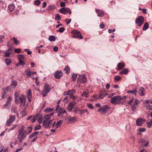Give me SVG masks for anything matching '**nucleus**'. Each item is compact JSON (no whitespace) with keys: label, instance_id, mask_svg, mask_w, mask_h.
Returning a JSON list of instances; mask_svg holds the SVG:
<instances>
[{"label":"nucleus","instance_id":"f257e3e1","mask_svg":"<svg viewBox=\"0 0 152 152\" xmlns=\"http://www.w3.org/2000/svg\"><path fill=\"white\" fill-rule=\"evenodd\" d=\"M54 114V112L46 115L44 117L43 121V126L45 128H50V125L53 122L54 119H50L51 116H52Z\"/></svg>","mask_w":152,"mask_h":152},{"label":"nucleus","instance_id":"f03ea898","mask_svg":"<svg viewBox=\"0 0 152 152\" xmlns=\"http://www.w3.org/2000/svg\"><path fill=\"white\" fill-rule=\"evenodd\" d=\"M25 127L22 126L18 130L17 138L20 142H22L26 138L27 135V132L24 130Z\"/></svg>","mask_w":152,"mask_h":152},{"label":"nucleus","instance_id":"7ed1b4c3","mask_svg":"<svg viewBox=\"0 0 152 152\" xmlns=\"http://www.w3.org/2000/svg\"><path fill=\"white\" fill-rule=\"evenodd\" d=\"M126 96L121 97V96H117L113 97L111 99L110 102L112 104H122L125 101Z\"/></svg>","mask_w":152,"mask_h":152},{"label":"nucleus","instance_id":"20e7f679","mask_svg":"<svg viewBox=\"0 0 152 152\" xmlns=\"http://www.w3.org/2000/svg\"><path fill=\"white\" fill-rule=\"evenodd\" d=\"M15 103L18 104L20 103V105L21 106H24L26 103L25 96L24 95L21 94L18 98V100L17 101L15 100Z\"/></svg>","mask_w":152,"mask_h":152},{"label":"nucleus","instance_id":"39448f33","mask_svg":"<svg viewBox=\"0 0 152 152\" xmlns=\"http://www.w3.org/2000/svg\"><path fill=\"white\" fill-rule=\"evenodd\" d=\"M56 110V113H57V116L58 117H62L64 113L66 114V111L64 108L60 107L58 104L57 105Z\"/></svg>","mask_w":152,"mask_h":152},{"label":"nucleus","instance_id":"423d86ee","mask_svg":"<svg viewBox=\"0 0 152 152\" xmlns=\"http://www.w3.org/2000/svg\"><path fill=\"white\" fill-rule=\"evenodd\" d=\"M72 33L74 34L72 36L73 38H79L80 39L83 38V37L79 31L76 30H73L72 31Z\"/></svg>","mask_w":152,"mask_h":152},{"label":"nucleus","instance_id":"0eeeda50","mask_svg":"<svg viewBox=\"0 0 152 152\" xmlns=\"http://www.w3.org/2000/svg\"><path fill=\"white\" fill-rule=\"evenodd\" d=\"M144 20V17L141 16L136 19L135 22L137 26H140L143 23Z\"/></svg>","mask_w":152,"mask_h":152},{"label":"nucleus","instance_id":"6e6552de","mask_svg":"<svg viewBox=\"0 0 152 152\" xmlns=\"http://www.w3.org/2000/svg\"><path fill=\"white\" fill-rule=\"evenodd\" d=\"M59 12L64 14H66L67 13L71 14V11L69 8L65 7H63L60 9Z\"/></svg>","mask_w":152,"mask_h":152},{"label":"nucleus","instance_id":"1a4fd4ad","mask_svg":"<svg viewBox=\"0 0 152 152\" xmlns=\"http://www.w3.org/2000/svg\"><path fill=\"white\" fill-rule=\"evenodd\" d=\"M109 109V107L107 105H104L98 110V111L101 113H106Z\"/></svg>","mask_w":152,"mask_h":152},{"label":"nucleus","instance_id":"9d476101","mask_svg":"<svg viewBox=\"0 0 152 152\" xmlns=\"http://www.w3.org/2000/svg\"><path fill=\"white\" fill-rule=\"evenodd\" d=\"M77 81L83 83H86V78L85 75L83 74L80 75L77 79Z\"/></svg>","mask_w":152,"mask_h":152},{"label":"nucleus","instance_id":"9b49d317","mask_svg":"<svg viewBox=\"0 0 152 152\" xmlns=\"http://www.w3.org/2000/svg\"><path fill=\"white\" fill-rule=\"evenodd\" d=\"M18 59L20 65L23 66H24L25 64V62L24 61V55H19L18 56Z\"/></svg>","mask_w":152,"mask_h":152},{"label":"nucleus","instance_id":"f8f14e48","mask_svg":"<svg viewBox=\"0 0 152 152\" xmlns=\"http://www.w3.org/2000/svg\"><path fill=\"white\" fill-rule=\"evenodd\" d=\"M76 102L74 101L73 102H70L68 104L67 107V110L69 112H71L73 108L76 104Z\"/></svg>","mask_w":152,"mask_h":152},{"label":"nucleus","instance_id":"ddd939ff","mask_svg":"<svg viewBox=\"0 0 152 152\" xmlns=\"http://www.w3.org/2000/svg\"><path fill=\"white\" fill-rule=\"evenodd\" d=\"M145 120L142 118H137L136 121L137 126H141L145 123Z\"/></svg>","mask_w":152,"mask_h":152},{"label":"nucleus","instance_id":"4468645a","mask_svg":"<svg viewBox=\"0 0 152 152\" xmlns=\"http://www.w3.org/2000/svg\"><path fill=\"white\" fill-rule=\"evenodd\" d=\"M63 75V73L61 71H57L54 75L55 78L56 79H60Z\"/></svg>","mask_w":152,"mask_h":152},{"label":"nucleus","instance_id":"2eb2a0df","mask_svg":"<svg viewBox=\"0 0 152 152\" xmlns=\"http://www.w3.org/2000/svg\"><path fill=\"white\" fill-rule=\"evenodd\" d=\"M67 119L68 120V123L72 124L76 121L77 120V118L75 116H74L73 117H68L67 118Z\"/></svg>","mask_w":152,"mask_h":152},{"label":"nucleus","instance_id":"dca6fc26","mask_svg":"<svg viewBox=\"0 0 152 152\" xmlns=\"http://www.w3.org/2000/svg\"><path fill=\"white\" fill-rule=\"evenodd\" d=\"M145 90L142 87H140L139 89L138 93L141 96H143L145 95Z\"/></svg>","mask_w":152,"mask_h":152},{"label":"nucleus","instance_id":"f3484780","mask_svg":"<svg viewBox=\"0 0 152 152\" xmlns=\"http://www.w3.org/2000/svg\"><path fill=\"white\" fill-rule=\"evenodd\" d=\"M31 92V90H29L27 94V97L29 102H31L32 99Z\"/></svg>","mask_w":152,"mask_h":152},{"label":"nucleus","instance_id":"a211bd4d","mask_svg":"<svg viewBox=\"0 0 152 152\" xmlns=\"http://www.w3.org/2000/svg\"><path fill=\"white\" fill-rule=\"evenodd\" d=\"M96 12L97 14V15L99 17H103L104 15V13L101 10L96 9Z\"/></svg>","mask_w":152,"mask_h":152},{"label":"nucleus","instance_id":"6ab92c4d","mask_svg":"<svg viewBox=\"0 0 152 152\" xmlns=\"http://www.w3.org/2000/svg\"><path fill=\"white\" fill-rule=\"evenodd\" d=\"M17 85V82L16 80H12V81L11 84V86L12 87L13 89L15 88Z\"/></svg>","mask_w":152,"mask_h":152},{"label":"nucleus","instance_id":"aec40b11","mask_svg":"<svg viewBox=\"0 0 152 152\" xmlns=\"http://www.w3.org/2000/svg\"><path fill=\"white\" fill-rule=\"evenodd\" d=\"M44 90L47 91V92H49L50 90V88L49 85L47 84H45L44 86Z\"/></svg>","mask_w":152,"mask_h":152},{"label":"nucleus","instance_id":"412c9836","mask_svg":"<svg viewBox=\"0 0 152 152\" xmlns=\"http://www.w3.org/2000/svg\"><path fill=\"white\" fill-rule=\"evenodd\" d=\"M40 115H41L40 114H37L36 115H34L33 117V118L31 120L32 122H34L40 116Z\"/></svg>","mask_w":152,"mask_h":152},{"label":"nucleus","instance_id":"4be33fe9","mask_svg":"<svg viewBox=\"0 0 152 152\" xmlns=\"http://www.w3.org/2000/svg\"><path fill=\"white\" fill-rule=\"evenodd\" d=\"M125 66V64L123 62L119 63L118 65V70H120Z\"/></svg>","mask_w":152,"mask_h":152},{"label":"nucleus","instance_id":"5701e85b","mask_svg":"<svg viewBox=\"0 0 152 152\" xmlns=\"http://www.w3.org/2000/svg\"><path fill=\"white\" fill-rule=\"evenodd\" d=\"M107 94L105 93V92L104 91L103 92H102L99 94V98L102 99L104 97L106 96L107 95Z\"/></svg>","mask_w":152,"mask_h":152},{"label":"nucleus","instance_id":"b1692460","mask_svg":"<svg viewBox=\"0 0 152 152\" xmlns=\"http://www.w3.org/2000/svg\"><path fill=\"white\" fill-rule=\"evenodd\" d=\"M137 92V91L136 88H135L133 91H129L127 93H131L132 94L134 95L135 96L136 95V94Z\"/></svg>","mask_w":152,"mask_h":152},{"label":"nucleus","instance_id":"393cba45","mask_svg":"<svg viewBox=\"0 0 152 152\" xmlns=\"http://www.w3.org/2000/svg\"><path fill=\"white\" fill-rule=\"evenodd\" d=\"M63 122V120H61L59 121L56 124V128H58L59 126H61V125L62 124Z\"/></svg>","mask_w":152,"mask_h":152},{"label":"nucleus","instance_id":"a878e982","mask_svg":"<svg viewBox=\"0 0 152 152\" xmlns=\"http://www.w3.org/2000/svg\"><path fill=\"white\" fill-rule=\"evenodd\" d=\"M149 27V24L148 23H144L142 29L144 31H145L148 29Z\"/></svg>","mask_w":152,"mask_h":152},{"label":"nucleus","instance_id":"bb28decb","mask_svg":"<svg viewBox=\"0 0 152 152\" xmlns=\"http://www.w3.org/2000/svg\"><path fill=\"white\" fill-rule=\"evenodd\" d=\"M20 94L18 92H15L14 94L15 101L18 100V98L20 96Z\"/></svg>","mask_w":152,"mask_h":152},{"label":"nucleus","instance_id":"cd10ccee","mask_svg":"<svg viewBox=\"0 0 152 152\" xmlns=\"http://www.w3.org/2000/svg\"><path fill=\"white\" fill-rule=\"evenodd\" d=\"M15 6L13 4H12L9 6L8 7L10 11H12L15 9Z\"/></svg>","mask_w":152,"mask_h":152},{"label":"nucleus","instance_id":"c85d7f7f","mask_svg":"<svg viewBox=\"0 0 152 152\" xmlns=\"http://www.w3.org/2000/svg\"><path fill=\"white\" fill-rule=\"evenodd\" d=\"M12 97L10 96H9L7 99V101L6 102L5 104H4L6 106H8V105L10 104V102L11 100L12 99Z\"/></svg>","mask_w":152,"mask_h":152},{"label":"nucleus","instance_id":"c756f323","mask_svg":"<svg viewBox=\"0 0 152 152\" xmlns=\"http://www.w3.org/2000/svg\"><path fill=\"white\" fill-rule=\"evenodd\" d=\"M64 70L65 71V73L66 74H68L70 73V69L68 66H66Z\"/></svg>","mask_w":152,"mask_h":152},{"label":"nucleus","instance_id":"7c9ffc66","mask_svg":"<svg viewBox=\"0 0 152 152\" xmlns=\"http://www.w3.org/2000/svg\"><path fill=\"white\" fill-rule=\"evenodd\" d=\"M53 110V108L48 107L45 109L44 111L45 113H48L49 112H51Z\"/></svg>","mask_w":152,"mask_h":152},{"label":"nucleus","instance_id":"2f4dec72","mask_svg":"<svg viewBox=\"0 0 152 152\" xmlns=\"http://www.w3.org/2000/svg\"><path fill=\"white\" fill-rule=\"evenodd\" d=\"M128 70L127 69H125L122 71L119 72V74L121 75L126 74L128 72Z\"/></svg>","mask_w":152,"mask_h":152},{"label":"nucleus","instance_id":"473e14b6","mask_svg":"<svg viewBox=\"0 0 152 152\" xmlns=\"http://www.w3.org/2000/svg\"><path fill=\"white\" fill-rule=\"evenodd\" d=\"M38 133L39 132H36L33 133L32 134L30 135L29 136V138H30L34 137L36 136Z\"/></svg>","mask_w":152,"mask_h":152},{"label":"nucleus","instance_id":"72a5a7b5","mask_svg":"<svg viewBox=\"0 0 152 152\" xmlns=\"http://www.w3.org/2000/svg\"><path fill=\"white\" fill-rule=\"evenodd\" d=\"M48 39L50 41H54L56 40V38L53 35L50 36L48 38Z\"/></svg>","mask_w":152,"mask_h":152},{"label":"nucleus","instance_id":"f704fd0d","mask_svg":"<svg viewBox=\"0 0 152 152\" xmlns=\"http://www.w3.org/2000/svg\"><path fill=\"white\" fill-rule=\"evenodd\" d=\"M15 116H14L13 115H11L10 116L9 118V121H11L12 122H13L15 120Z\"/></svg>","mask_w":152,"mask_h":152},{"label":"nucleus","instance_id":"c9c22d12","mask_svg":"<svg viewBox=\"0 0 152 152\" xmlns=\"http://www.w3.org/2000/svg\"><path fill=\"white\" fill-rule=\"evenodd\" d=\"M48 93V92H47V91L44 90L41 91V94L42 95L43 97H45L47 95Z\"/></svg>","mask_w":152,"mask_h":152},{"label":"nucleus","instance_id":"e433bc0d","mask_svg":"<svg viewBox=\"0 0 152 152\" xmlns=\"http://www.w3.org/2000/svg\"><path fill=\"white\" fill-rule=\"evenodd\" d=\"M25 72L26 75L29 76H31L33 73L32 72H30L27 70H25Z\"/></svg>","mask_w":152,"mask_h":152},{"label":"nucleus","instance_id":"4c0bfd02","mask_svg":"<svg viewBox=\"0 0 152 152\" xmlns=\"http://www.w3.org/2000/svg\"><path fill=\"white\" fill-rule=\"evenodd\" d=\"M5 61L7 65H9L12 62V61L9 58H6L5 60Z\"/></svg>","mask_w":152,"mask_h":152},{"label":"nucleus","instance_id":"58836bf2","mask_svg":"<svg viewBox=\"0 0 152 152\" xmlns=\"http://www.w3.org/2000/svg\"><path fill=\"white\" fill-rule=\"evenodd\" d=\"M55 19L56 21H59L61 20V18L59 14H57L56 15Z\"/></svg>","mask_w":152,"mask_h":152},{"label":"nucleus","instance_id":"ea45409f","mask_svg":"<svg viewBox=\"0 0 152 152\" xmlns=\"http://www.w3.org/2000/svg\"><path fill=\"white\" fill-rule=\"evenodd\" d=\"M82 96H85L86 98H87L89 97V95L88 93H87L86 91H84L83 94H82Z\"/></svg>","mask_w":152,"mask_h":152},{"label":"nucleus","instance_id":"a19ab883","mask_svg":"<svg viewBox=\"0 0 152 152\" xmlns=\"http://www.w3.org/2000/svg\"><path fill=\"white\" fill-rule=\"evenodd\" d=\"M77 75L76 74H73L72 75V80L73 81H75L76 80Z\"/></svg>","mask_w":152,"mask_h":152},{"label":"nucleus","instance_id":"79ce46f5","mask_svg":"<svg viewBox=\"0 0 152 152\" xmlns=\"http://www.w3.org/2000/svg\"><path fill=\"white\" fill-rule=\"evenodd\" d=\"M13 89L12 88V87L10 86H9L5 88V90L7 91H11Z\"/></svg>","mask_w":152,"mask_h":152},{"label":"nucleus","instance_id":"37998d69","mask_svg":"<svg viewBox=\"0 0 152 152\" xmlns=\"http://www.w3.org/2000/svg\"><path fill=\"white\" fill-rule=\"evenodd\" d=\"M138 107V105L133 104L132 107V111L135 110Z\"/></svg>","mask_w":152,"mask_h":152},{"label":"nucleus","instance_id":"c03bdc74","mask_svg":"<svg viewBox=\"0 0 152 152\" xmlns=\"http://www.w3.org/2000/svg\"><path fill=\"white\" fill-rule=\"evenodd\" d=\"M10 56V55L9 53V52L8 51L6 50L5 52V53L4 55V57H9Z\"/></svg>","mask_w":152,"mask_h":152},{"label":"nucleus","instance_id":"a18cd8bd","mask_svg":"<svg viewBox=\"0 0 152 152\" xmlns=\"http://www.w3.org/2000/svg\"><path fill=\"white\" fill-rule=\"evenodd\" d=\"M114 80L116 81H118L120 80L121 79V77L118 76H115L114 77Z\"/></svg>","mask_w":152,"mask_h":152},{"label":"nucleus","instance_id":"49530a36","mask_svg":"<svg viewBox=\"0 0 152 152\" xmlns=\"http://www.w3.org/2000/svg\"><path fill=\"white\" fill-rule=\"evenodd\" d=\"M80 108L79 107H75L74 110H73V112L75 113H77L78 111L80 112Z\"/></svg>","mask_w":152,"mask_h":152},{"label":"nucleus","instance_id":"de8ad7c7","mask_svg":"<svg viewBox=\"0 0 152 152\" xmlns=\"http://www.w3.org/2000/svg\"><path fill=\"white\" fill-rule=\"evenodd\" d=\"M65 30V29L63 27H61L59 29L56 30L57 31H58L60 33L63 32Z\"/></svg>","mask_w":152,"mask_h":152},{"label":"nucleus","instance_id":"09e8293b","mask_svg":"<svg viewBox=\"0 0 152 152\" xmlns=\"http://www.w3.org/2000/svg\"><path fill=\"white\" fill-rule=\"evenodd\" d=\"M26 107H25L23 108L21 111V114L24 116L26 115Z\"/></svg>","mask_w":152,"mask_h":152},{"label":"nucleus","instance_id":"8fccbe9b","mask_svg":"<svg viewBox=\"0 0 152 152\" xmlns=\"http://www.w3.org/2000/svg\"><path fill=\"white\" fill-rule=\"evenodd\" d=\"M38 121L39 124H41L42 123V117L41 115L39 117L38 120Z\"/></svg>","mask_w":152,"mask_h":152},{"label":"nucleus","instance_id":"3c124183","mask_svg":"<svg viewBox=\"0 0 152 152\" xmlns=\"http://www.w3.org/2000/svg\"><path fill=\"white\" fill-rule=\"evenodd\" d=\"M12 123V121H9V119H8L6 122V126H9L10 125V124Z\"/></svg>","mask_w":152,"mask_h":152},{"label":"nucleus","instance_id":"603ef678","mask_svg":"<svg viewBox=\"0 0 152 152\" xmlns=\"http://www.w3.org/2000/svg\"><path fill=\"white\" fill-rule=\"evenodd\" d=\"M41 127L42 126L41 125H39L37 126H35L34 129L35 131L41 128Z\"/></svg>","mask_w":152,"mask_h":152},{"label":"nucleus","instance_id":"864d4df0","mask_svg":"<svg viewBox=\"0 0 152 152\" xmlns=\"http://www.w3.org/2000/svg\"><path fill=\"white\" fill-rule=\"evenodd\" d=\"M71 92V91L70 90H69L67 91H65L64 92V95L65 96L67 95H69V93Z\"/></svg>","mask_w":152,"mask_h":152},{"label":"nucleus","instance_id":"5fc2aeb1","mask_svg":"<svg viewBox=\"0 0 152 152\" xmlns=\"http://www.w3.org/2000/svg\"><path fill=\"white\" fill-rule=\"evenodd\" d=\"M87 105L88 107L91 109L94 108V107L93 106L92 104L91 103H88L87 104Z\"/></svg>","mask_w":152,"mask_h":152},{"label":"nucleus","instance_id":"6e6d98bb","mask_svg":"<svg viewBox=\"0 0 152 152\" xmlns=\"http://www.w3.org/2000/svg\"><path fill=\"white\" fill-rule=\"evenodd\" d=\"M4 36L2 35L0 36V43H2L3 42V39L4 38Z\"/></svg>","mask_w":152,"mask_h":152},{"label":"nucleus","instance_id":"4d7b16f0","mask_svg":"<svg viewBox=\"0 0 152 152\" xmlns=\"http://www.w3.org/2000/svg\"><path fill=\"white\" fill-rule=\"evenodd\" d=\"M17 109L16 107H13L12 108V112H14V113H15L17 111Z\"/></svg>","mask_w":152,"mask_h":152},{"label":"nucleus","instance_id":"13d9d810","mask_svg":"<svg viewBox=\"0 0 152 152\" xmlns=\"http://www.w3.org/2000/svg\"><path fill=\"white\" fill-rule=\"evenodd\" d=\"M27 128L28 129V132H27V133L29 134L31 132L32 130V128L31 127H28Z\"/></svg>","mask_w":152,"mask_h":152},{"label":"nucleus","instance_id":"bf43d9fd","mask_svg":"<svg viewBox=\"0 0 152 152\" xmlns=\"http://www.w3.org/2000/svg\"><path fill=\"white\" fill-rule=\"evenodd\" d=\"M40 3V1L39 0H36L34 2L35 4L36 5L38 6Z\"/></svg>","mask_w":152,"mask_h":152},{"label":"nucleus","instance_id":"052dcab7","mask_svg":"<svg viewBox=\"0 0 152 152\" xmlns=\"http://www.w3.org/2000/svg\"><path fill=\"white\" fill-rule=\"evenodd\" d=\"M21 51V50L20 49H15L14 50V52L17 53H19Z\"/></svg>","mask_w":152,"mask_h":152},{"label":"nucleus","instance_id":"680f3d73","mask_svg":"<svg viewBox=\"0 0 152 152\" xmlns=\"http://www.w3.org/2000/svg\"><path fill=\"white\" fill-rule=\"evenodd\" d=\"M13 39L14 41V42L16 45L19 42V41L17 40L16 38L13 37Z\"/></svg>","mask_w":152,"mask_h":152},{"label":"nucleus","instance_id":"e2e57ef3","mask_svg":"<svg viewBox=\"0 0 152 152\" xmlns=\"http://www.w3.org/2000/svg\"><path fill=\"white\" fill-rule=\"evenodd\" d=\"M145 140L144 139L141 138H140L139 140V142L140 143H143L145 142Z\"/></svg>","mask_w":152,"mask_h":152},{"label":"nucleus","instance_id":"0e129e2a","mask_svg":"<svg viewBox=\"0 0 152 152\" xmlns=\"http://www.w3.org/2000/svg\"><path fill=\"white\" fill-rule=\"evenodd\" d=\"M68 99V97L67 96H66L65 98L63 99V101L65 103H66L67 102V100Z\"/></svg>","mask_w":152,"mask_h":152},{"label":"nucleus","instance_id":"69168bd1","mask_svg":"<svg viewBox=\"0 0 152 152\" xmlns=\"http://www.w3.org/2000/svg\"><path fill=\"white\" fill-rule=\"evenodd\" d=\"M134 100V98H133L129 102H128V104L130 105H132V103L133 102Z\"/></svg>","mask_w":152,"mask_h":152},{"label":"nucleus","instance_id":"338daca9","mask_svg":"<svg viewBox=\"0 0 152 152\" xmlns=\"http://www.w3.org/2000/svg\"><path fill=\"white\" fill-rule=\"evenodd\" d=\"M66 22L67 24H68L71 21V19H66Z\"/></svg>","mask_w":152,"mask_h":152},{"label":"nucleus","instance_id":"774afa93","mask_svg":"<svg viewBox=\"0 0 152 152\" xmlns=\"http://www.w3.org/2000/svg\"><path fill=\"white\" fill-rule=\"evenodd\" d=\"M139 103V101L137 99H135L134 103L133 104L138 105Z\"/></svg>","mask_w":152,"mask_h":152}]
</instances>
